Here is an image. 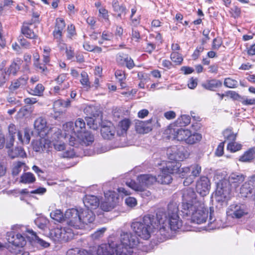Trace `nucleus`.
Segmentation results:
<instances>
[{"mask_svg":"<svg viewBox=\"0 0 255 255\" xmlns=\"http://www.w3.org/2000/svg\"><path fill=\"white\" fill-rule=\"evenodd\" d=\"M50 217L53 220L61 222L64 220L69 227H57L51 233L58 241L67 242L74 235L73 229H89V226L95 220V216L89 210H78L76 208L67 210L64 216L59 209L51 212Z\"/></svg>","mask_w":255,"mask_h":255,"instance_id":"obj_1","label":"nucleus"},{"mask_svg":"<svg viewBox=\"0 0 255 255\" xmlns=\"http://www.w3.org/2000/svg\"><path fill=\"white\" fill-rule=\"evenodd\" d=\"M166 214L163 209H158L156 217L147 214L139 220L134 221L130 224V228L135 234L145 240H148L154 233L159 230V224H164Z\"/></svg>","mask_w":255,"mask_h":255,"instance_id":"obj_2","label":"nucleus"},{"mask_svg":"<svg viewBox=\"0 0 255 255\" xmlns=\"http://www.w3.org/2000/svg\"><path fill=\"white\" fill-rule=\"evenodd\" d=\"M65 138H68L69 145L78 147L79 144L89 145L94 141V136L86 130V124L82 118H78L74 123L69 122L63 125Z\"/></svg>","mask_w":255,"mask_h":255,"instance_id":"obj_3","label":"nucleus"},{"mask_svg":"<svg viewBox=\"0 0 255 255\" xmlns=\"http://www.w3.org/2000/svg\"><path fill=\"white\" fill-rule=\"evenodd\" d=\"M166 219L163 221L164 224H159V230L157 231L158 235L162 237L161 240H164L169 239L171 236V231H176L182 226V221L178 215V204L175 202H171L168 205L167 210L166 212Z\"/></svg>","mask_w":255,"mask_h":255,"instance_id":"obj_4","label":"nucleus"},{"mask_svg":"<svg viewBox=\"0 0 255 255\" xmlns=\"http://www.w3.org/2000/svg\"><path fill=\"white\" fill-rule=\"evenodd\" d=\"M138 183L132 180L127 181L126 184L127 187L134 191H142L144 188L147 187L156 182L162 184H169L172 181L171 177L166 173L165 170L162 174L158 175L157 177L151 174H141L137 177Z\"/></svg>","mask_w":255,"mask_h":255,"instance_id":"obj_5","label":"nucleus"},{"mask_svg":"<svg viewBox=\"0 0 255 255\" xmlns=\"http://www.w3.org/2000/svg\"><path fill=\"white\" fill-rule=\"evenodd\" d=\"M245 176L240 172H232L227 179H224L218 183L216 194L220 199L227 201L230 198L232 189H236L244 181Z\"/></svg>","mask_w":255,"mask_h":255,"instance_id":"obj_6","label":"nucleus"},{"mask_svg":"<svg viewBox=\"0 0 255 255\" xmlns=\"http://www.w3.org/2000/svg\"><path fill=\"white\" fill-rule=\"evenodd\" d=\"M116 250L117 255H136L135 251L139 242L138 238L130 232L121 231Z\"/></svg>","mask_w":255,"mask_h":255,"instance_id":"obj_7","label":"nucleus"},{"mask_svg":"<svg viewBox=\"0 0 255 255\" xmlns=\"http://www.w3.org/2000/svg\"><path fill=\"white\" fill-rule=\"evenodd\" d=\"M184 207L186 208H184V210H181L182 215L187 219L190 220L192 222L201 224L207 221L208 211L205 207L204 198H201L199 202L193 206H190V208H189L187 205H184Z\"/></svg>","mask_w":255,"mask_h":255,"instance_id":"obj_8","label":"nucleus"},{"mask_svg":"<svg viewBox=\"0 0 255 255\" xmlns=\"http://www.w3.org/2000/svg\"><path fill=\"white\" fill-rule=\"evenodd\" d=\"M169 138L176 139L178 141H184L186 143L192 144L200 141L202 139L200 133L193 132L188 129L179 128L171 125L166 130Z\"/></svg>","mask_w":255,"mask_h":255,"instance_id":"obj_9","label":"nucleus"},{"mask_svg":"<svg viewBox=\"0 0 255 255\" xmlns=\"http://www.w3.org/2000/svg\"><path fill=\"white\" fill-rule=\"evenodd\" d=\"M11 232L7 233L6 237L8 242L12 245L22 248L26 245L25 238L30 241V238L28 236H30L29 233L32 230L28 229L27 227L15 225L11 227Z\"/></svg>","mask_w":255,"mask_h":255,"instance_id":"obj_10","label":"nucleus"},{"mask_svg":"<svg viewBox=\"0 0 255 255\" xmlns=\"http://www.w3.org/2000/svg\"><path fill=\"white\" fill-rule=\"evenodd\" d=\"M201 197L198 198L193 189L188 188L183 190L182 203L181 207V211L184 210V205H187L189 208L190 206H193L200 200Z\"/></svg>","mask_w":255,"mask_h":255,"instance_id":"obj_11","label":"nucleus"},{"mask_svg":"<svg viewBox=\"0 0 255 255\" xmlns=\"http://www.w3.org/2000/svg\"><path fill=\"white\" fill-rule=\"evenodd\" d=\"M105 199L102 202L100 207L104 211H109L115 207L118 203V198L115 191L109 190L105 192Z\"/></svg>","mask_w":255,"mask_h":255,"instance_id":"obj_12","label":"nucleus"},{"mask_svg":"<svg viewBox=\"0 0 255 255\" xmlns=\"http://www.w3.org/2000/svg\"><path fill=\"white\" fill-rule=\"evenodd\" d=\"M118 241L115 236L110 237L108 244L99 246L97 251V255H113L118 246Z\"/></svg>","mask_w":255,"mask_h":255,"instance_id":"obj_13","label":"nucleus"},{"mask_svg":"<svg viewBox=\"0 0 255 255\" xmlns=\"http://www.w3.org/2000/svg\"><path fill=\"white\" fill-rule=\"evenodd\" d=\"M155 124H157V126H159L156 118H151L146 121L137 120L135 123V129L139 133H147L152 130Z\"/></svg>","mask_w":255,"mask_h":255,"instance_id":"obj_14","label":"nucleus"},{"mask_svg":"<svg viewBox=\"0 0 255 255\" xmlns=\"http://www.w3.org/2000/svg\"><path fill=\"white\" fill-rule=\"evenodd\" d=\"M167 155L169 159L179 161L186 158L188 153L182 146H173L167 149Z\"/></svg>","mask_w":255,"mask_h":255,"instance_id":"obj_15","label":"nucleus"},{"mask_svg":"<svg viewBox=\"0 0 255 255\" xmlns=\"http://www.w3.org/2000/svg\"><path fill=\"white\" fill-rule=\"evenodd\" d=\"M228 216L237 219L241 218L248 214L246 206L241 204H233L231 205L227 212Z\"/></svg>","mask_w":255,"mask_h":255,"instance_id":"obj_16","label":"nucleus"},{"mask_svg":"<svg viewBox=\"0 0 255 255\" xmlns=\"http://www.w3.org/2000/svg\"><path fill=\"white\" fill-rule=\"evenodd\" d=\"M38 17H33L30 21L23 22L21 28V31L22 34L26 37L34 39L37 38V35L34 33L31 27L33 24H35L36 22L39 21Z\"/></svg>","mask_w":255,"mask_h":255,"instance_id":"obj_17","label":"nucleus"},{"mask_svg":"<svg viewBox=\"0 0 255 255\" xmlns=\"http://www.w3.org/2000/svg\"><path fill=\"white\" fill-rule=\"evenodd\" d=\"M210 189V183L209 179L205 177H201L197 181L196 183L197 192L201 195V197H203L209 193Z\"/></svg>","mask_w":255,"mask_h":255,"instance_id":"obj_18","label":"nucleus"},{"mask_svg":"<svg viewBox=\"0 0 255 255\" xmlns=\"http://www.w3.org/2000/svg\"><path fill=\"white\" fill-rule=\"evenodd\" d=\"M51 130L52 131L54 132L52 136V144L54 146V148L58 151H62L65 150L66 147L64 142L62 141H58L57 140V138L58 139H60L61 138H65V134H62L61 130L57 128H53ZM66 138H65V139Z\"/></svg>","mask_w":255,"mask_h":255,"instance_id":"obj_19","label":"nucleus"},{"mask_svg":"<svg viewBox=\"0 0 255 255\" xmlns=\"http://www.w3.org/2000/svg\"><path fill=\"white\" fill-rule=\"evenodd\" d=\"M83 203L87 209H80L78 210H89L92 211V209H96L99 205V200L98 198L94 195H86L83 198Z\"/></svg>","mask_w":255,"mask_h":255,"instance_id":"obj_20","label":"nucleus"},{"mask_svg":"<svg viewBox=\"0 0 255 255\" xmlns=\"http://www.w3.org/2000/svg\"><path fill=\"white\" fill-rule=\"evenodd\" d=\"M116 61L121 65H126L129 69H131L135 66L133 60L127 54L119 53L116 56Z\"/></svg>","mask_w":255,"mask_h":255,"instance_id":"obj_21","label":"nucleus"},{"mask_svg":"<svg viewBox=\"0 0 255 255\" xmlns=\"http://www.w3.org/2000/svg\"><path fill=\"white\" fill-rule=\"evenodd\" d=\"M115 132L116 128L111 123H108L101 127V135L105 139H111L115 138Z\"/></svg>","mask_w":255,"mask_h":255,"instance_id":"obj_22","label":"nucleus"},{"mask_svg":"<svg viewBox=\"0 0 255 255\" xmlns=\"http://www.w3.org/2000/svg\"><path fill=\"white\" fill-rule=\"evenodd\" d=\"M130 125V122L128 119H125L120 121L116 128L117 136H125Z\"/></svg>","mask_w":255,"mask_h":255,"instance_id":"obj_23","label":"nucleus"},{"mask_svg":"<svg viewBox=\"0 0 255 255\" xmlns=\"http://www.w3.org/2000/svg\"><path fill=\"white\" fill-rule=\"evenodd\" d=\"M28 80V77L24 75L13 80L9 86V90L11 92H14L19 88H23L26 85Z\"/></svg>","mask_w":255,"mask_h":255,"instance_id":"obj_24","label":"nucleus"},{"mask_svg":"<svg viewBox=\"0 0 255 255\" xmlns=\"http://www.w3.org/2000/svg\"><path fill=\"white\" fill-rule=\"evenodd\" d=\"M180 167L181 164L177 161H168L166 164V168L160 170V173L162 174V171L165 170L166 173L171 176V174H177L178 172L180 171Z\"/></svg>","mask_w":255,"mask_h":255,"instance_id":"obj_25","label":"nucleus"},{"mask_svg":"<svg viewBox=\"0 0 255 255\" xmlns=\"http://www.w3.org/2000/svg\"><path fill=\"white\" fill-rule=\"evenodd\" d=\"M202 86L206 90L214 91L216 89L222 87V82L219 80L213 79L207 80Z\"/></svg>","mask_w":255,"mask_h":255,"instance_id":"obj_26","label":"nucleus"},{"mask_svg":"<svg viewBox=\"0 0 255 255\" xmlns=\"http://www.w3.org/2000/svg\"><path fill=\"white\" fill-rule=\"evenodd\" d=\"M22 61L19 58H16L13 60L7 71L6 74L8 75L12 74L15 76L17 72L19 70Z\"/></svg>","mask_w":255,"mask_h":255,"instance_id":"obj_27","label":"nucleus"},{"mask_svg":"<svg viewBox=\"0 0 255 255\" xmlns=\"http://www.w3.org/2000/svg\"><path fill=\"white\" fill-rule=\"evenodd\" d=\"M87 125L94 130L98 128L101 126L102 116H98L96 117H87Z\"/></svg>","mask_w":255,"mask_h":255,"instance_id":"obj_28","label":"nucleus"},{"mask_svg":"<svg viewBox=\"0 0 255 255\" xmlns=\"http://www.w3.org/2000/svg\"><path fill=\"white\" fill-rule=\"evenodd\" d=\"M34 126L35 129L37 130L39 133H40L42 131L46 133V131L48 128L46 119L41 117L35 120Z\"/></svg>","mask_w":255,"mask_h":255,"instance_id":"obj_29","label":"nucleus"},{"mask_svg":"<svg viewBox=\"0 0 255 255\" xmlns=\"http://www.w3.org/2000/svg\"><path fill=\"white\" fill-rule=\"evenodd\" d=\"M8 155L12 159L16 157H24L26 153L21 147H16L13 149L8 150Z\"/></svg>","mask_w":255,"mask_h":255,"instance_id":"obj_30","label":"nucleus"},{"mask_svg":"<svg viewBox=\"0 0 255 255\" xmlns=\"http://www.w3.org/2000/svg\"><path fill=\"white\" fill-rule=\"evenodd\" d=\"M30 131L28 129L25 128L23 131L17 132L18 139L23 144H28L30 140Z\"/></svg>","mask_w":255,"mask_h":255,"instance_id":"obj_31","label":"nucleus"},{"mask_svg":"<svg viewBox=\"0 0 255 255\" xmlns=\"http://www.w3.org/2000/svg\"><path fill=\"white\" fill-rule=\"evenodd\" d=\"M62 107L61 100L56 101L53 105V110L54 113L52 114L53 118L55 120H57L59 117L63 114V112L60 108Z\"/></svg>","mask_w":255,"mask_h":255,"instance_id":"obj_32","label":"nucleus"},{"mask_svg":"<svg viewBox=\"0 0 255 255\" xmlns=\"http://www.w3.org/2000/svg\"><path fill=\"white\" fill-rule=\"evenodd\" d=\"M255 158V150L250 149L240 157L239 160L242 162H250Z\"/></svg>","mask_w":255,"mask_h":255,"instance_id":"obj_33","label":"nucleus"},{"mask_svg":"<svg viewBox=\"0 0 255 255\" xmlns=\"http://www.w3.org/2000/svg\"><path fill=\"white\" fill-rule=\"evenodd\" d=\"M35 181L34 175L31 172H26L22 174L20 182L24 184H31Z\"/></svg>","mask_w":255,"mask_h":255,"instance_id":"obj_34","label":"nucleus"},{"mask_svg":"<svg viewBox=\"0 0 255 255\" xmlns=\"http://www.w3.org/2000/svg\"><path fill=\"white\" fill-rule=\"evenodd\" d=\"M44 90L45 88L42 84H38L34 88L29 89V93L33 96L41 97Z\"/></svg>","mask_w":255,"mask_h":255,"instance_id":"obj_35","label":"nucleus"},{"mask_svg":"<svg viewBox=\"0 0 255 255\" xmlns=\"http://www.w3.org/2000/svg\"><path fill=\"white\" fill-rule=\"evenodd\" d=\"M29 235L30 236H28V237L30 238V242L35 241L44 248L48 247L49 246V244L48 243L40 239L36 235V233L32 230H31V232L29 233Z\"/></svg>","mask_w":255,"mask_h":255,"instance_id":"obj_36","label":"nucleus"},{"mask_svg":"<svg viewBox=\"0 0 255 255\" xmlns=\"http://www.w3.org/2000/svg\"><path fill=\"white\" fill-rule=\"evenodd\" d=\"M84 113L87 116V117H96L98 116H101L100 112L93 106H87L84 109Z\"/></svg>","mask_w":255,"mask_h":255,"instance_id":"obj_37","label":"nucleus"},{"mask_svg":"<svg viewBox=\"0 0 255 255\" xmlns=\"http://www.w3.org/2000/svg\"><path fill=\"white\" fill-rule=\"evenodd\" d=\"M224 137L225 139L224 143L227 141L229 142L235 141L236 138V134L234 133L230 129H226L223 132Z\"/></svg>","mask_w":255,"mask_h":255,"instance_id":"obj_38","label":"nucleus"},{"mask_svg":"<svg viewBox=\"0 0 255 255\" xmlns=\"http://www.w3.org/2000/svg\"><path fill=\"white\" fill-rule=\"evenodd\" d=\"M113 7L115 11L120 12L118 16L122 14H126V8L123 5H120L117 0H114L113 1Z\"/></svg>","mask_w":255,"mask_h":255,"instance_id":"obj_39","label":"nucleus"},{"mask_svg":"<svg viewBox=\"0 0 255 255\" xmlns=\"http://www.w3.org/2000/svg\"><path fill=\"white\" fill-rule=\"evenodd\" d=\"M242 148V145L235 141L229 142L227 145V149L232 152H235Z\"/></svg>","mask_w":255,"mask_h":255,"instance_id":"obj_40","label":"nucleus"},{"mask_svg":"<svg viewBox=\"0 0 255 255\" xmlns=\"http://www.w3.org/2000/svg\"><path fill=\"white\" fill-rule=\"evenodd\" d=\"M81 78L80 82L81 84L84 86V87L89 88L90 87V82L87 73L85 71L82 72L81 73Z\"/></svg>","mask_w":255,"mask_h":255,"instance_id":"obj_41","label":"nucleus"},{"mask_svg":"<svg viewBox=\"0 0 255 255\" xmlns=\"http://www.w3.org/2000/svg\"><path fill=\"white\" fill-rule=\"evenodd\" d=\"M24 164V162L21 161L14 163L12 170V175L14 176L17 175L21 171L22 166Z\"/></svg>","mask_w":255,"mask_h":255,"instance_id":"obj_42","label":"nucleus"},{"mask_svg":"<svg viewBox=\"0 0 255 255\" xmlns=\"http://www.w3.org/2000/svg\"><path fill=\"white\" fill-rule=\"evenodd\" d=\"M170 58L176 65L180 64L183 61L182 57L177 52H172L170 55Z\"/></svg>","mask_w":255,"mask_h":255,"instance_id":"obj_43","label":"nucleus"},{"mask_svg":"<svg viewBox=\"0 0 255 255\" xmlns=\"http://www.w3.org/2000/svg\"><path fill=\"white\" fill-rule=\"evenodd\" d=\"M224 84L225 86L229 88H235L238 86V83L237 81L230 78H226L224 80Z\"/></svg>","mask_w":255,"mask_h":255,"instance_id":"obj_44","label":"nucleus"},{"mask_svg":"<svg viewBox=\"0 0 255 255\" xmlns=\"http://www.w3.org/2000/svg\"><path fill=\"white\" fill-rule=\"evenodd\" d=\"M240 193L243 196L247 197L249 194L252 193V188L249 186V184L245 183L240 189Z\"/></svg>","mask_w":255,"mask_h":255,"instance_id":"obj_45","label":"nucleus"},{"mask_svg":"<svg viewBox=\"0 0 255 255\" xmlns=\"http://www.w3.org/2000/svg\"><path fill=\"white\" fill-rule=\"evenodd\" d=\"M35 224L39 229L44 230L48 223V221L44 218H40L35 221Z\"/></svg>","mask_w":255,"mask_h":255,"instance_id":"obj_46","label":"nucleus"},{"mask_svg":"<svg viewBox=\"0 0 255 255\" xmlns=\"http://www.w3.org/2000/svg\"><path fill=\"white\" fill-rule=\"evenodd\" d=\"M190 169L191 173V175L194 178L198 176L201 171V167L198 164L191 166Z\"/></svg>","mask_w":255,"mask_h":255,"instance_id":"obj_47","label":"nucleus"},{"mask_svg":"<svg viewBox=\"0 0 255 255\" xmlns=\"http://www.w3.org/2000/svg\"><path fill=\"white\" fill-rule=\"evenodd\" d=\"M67 76L66 74H62L60 75L55 80L57 84L59 85H65L67 87H69V85L67 82H66Z\"/></svg>","mask_w":255,"mask_h":255,"instance_id":"obj_48","label":"nucleus"},{"mask_svg":"<svg viewBox=\"0 0 255 255\" xmlns=\"http://www.w3.org/2000/svg\"><path fill=\"white\" fill-rule=\"evenodd\" d=\"M13 1L11 0H2L0 1V12L6 10Z\"/></svg>","mask_w":255,"mask_h":255,"instance_id":"obj_49","label":"nucleus"},{"mask_svg":"<svg viewBox=\"0 0 255 255\" xmlns=\"http://www.w3.org/2000/svg\"><path fill=\"white\" fill-rule=\"evenodd\" d=\"M191 118L189 116L184 115H182L180 118L178 119V122L181 126H185L190 124Z\"/></svg>","mask_w":255,"mask_h":255,"instance_id":"obj_50","label":"nucleus"},{"mask_svg":"<svg viewBox=\"0 0 255 255\" xmlns=\"http://www.w3.org/2000/svg\"><path fill=\"white\" fill-rule=\"evenodd\" d=\"M65 27V23L62 17H58L56 19L55 28L64 30Z\"/></svg>","mask_w":255,"mask_h":255,"instance_id":"obj_51","label":"nucleus"},{"mask_svg":"<svg viewBox=\"0 0 255 255\" xmlns=\"http://www.w3.org/2000/svg\"><path fill=\"white\" fill-rule=\"evenodd\" d=\"M75 155V151L73 148H70L63 152L62 156L64 158H73Z\"/></svg>","mask_w":255,"mask_h":255,"instance_id":"obj_52","label":"nucleus"},{"mask_svg":"<svg viewBox=\"0 0 255 255\" xmlns=\"http://www.w3.org/2000/svg\"><path fill=\"white\" fill-rule=\"evenodd\" d=\"M125 203L128 207H133L136 205L137 201L135 198L128 197L126 199Z\"/></svg>","mask_w":255,"mask_h":255,"instance_id":"obj_53","label":"nucleus"},{"mask_svg":"<svg viewBox=\"0 0 255 255\" xmlns=\"http://www.w3.org/2000/svg\"><path fill=\"white\" fill-rule=\"evenodd\" d=\"M180 171L178 172L180 177L184 178L185 176L188 175L190 173V169L189 167H184L180 168Z\"/></svg>","mask_w":255,"mask_h":255,"instance_id":"obj_54","label":"nucleus"},{"mask_svg":"<svg viewBox=\"0 0 255 255\" xmlns=\"http://www.w3.org/2000/svg\"><path fill=\"white\" fill-rule=\"evenodd\" d=\"M114 37V34L111 32L104 31L102 33V38L103 40L111 41Z\"/></svg>","mask_w":255,"mask_h":255,"instance_id":"obj_55","label":"nucleus"},{"mask_svg":"<svg viewBox=\"0 0 255 255\" xmlns=\"http://www.w3.org/2000/svg\"><path fill=\"white\" fill-rule=\"evenodd\" d=\"M230 12L231 14L236 16H239L241 14V8L235 4H233L231 7Z\"/></svg>","mask_w":255,"mask_h":255,"instance_id":"obj_56","label":"nucleus"},{"mask_svg":"<svg viewBox=\"0 0 255 255\" xmlns=\"http://www.w3.org/2000/svg\"><path fill=\"white\" fill-rule=\"evenodd\" d=\"M63 31V30L55 28L53 32V35L55 40L60 41L62 39Z\"/></svg>","mask_w":255,"mask_h":255,"instance_id":"obj_57","label":"nucleus"},{"mask_svg":"<svg viewBox=\"0 0 255 255\" xmlns=\"http://www.w3.org/2000/svg\"><path fill=\"white\" fill-rule=\"evenodd\" d=\"M65 85H57L53 87V92L55 94H60V92L68 88Z\"/></svg>","mask_w":255,"mask_h":255,"instance_id":"obj_58","label":"nucleus"},{"mask_svg":"<svg viewBox=\"0 0 255 255\" xmlns=\"http://www.w3.org/2000/svg\"><path fill=\"white\" fill-rule=\"evenodd\" d=\"M65 50L67 58L68 60H72L74 58L75 54L72 47L69 46L68 48H66Z\"/></svg>","mask_w":255,"mask_h":255,"instance_id":"obj_59","label":"nucleus"},{"mask_svg":"<svg viewBox=\"0 0 255 255\" xmlns=\"http://www.w3.org/2000/svg\"><path fill=\"white\" fill-rule=\"evenodd\" d=\"M18 41L21 46L25 48H28L30 47V43L24 39L22 36H20L18 38Z\"/></svg>","mask_w":255,"mask_h":255,"instance_id":"obj_60","label":"nucleus"},{"mask_svg":"<svg viewBox=\"0 0 255 255\" xmlns=\"http://www.w3.org/2000/svg\"><path fill=\"white\" fill-rule=\"evenodd\" d=\"M105 231L106 228H104L98 230L96 232H95L94 234H92V238L94 239H98L103 235Z\"/></svg>","mask_w":255,"mask_h":255,"instance_id":"obj_61","label":"nucleus"},{"mask_svg":"<svg viewBox=\"0 0 255 255\" xmlns=\"http://www.w3.org/2000/svg\"><path fill=\"white\" fill-rule=\"evenodd\" d=\"M115 76L119 81H124L126 78L124 72L120 70L116 71Z\"/></svg>","mask_w":255,"mask_h":255,"instance_id":"obj_62","label":"nucleus"},{"mask_svg":"<svg viewBox=\"0 0 255 255\" xmlns=\"http://www.w3.org/2000/svg\"><path fill=\"white\" fill-rule=\"evenodd\" d=\"M118 191L121 196H127L131 194L129 190L123 187H119L118 188Z\"/></svg>","mask_w":255,"mask_h":255,"instance_id":"obj_63","label":"nucleus"},{"mask_svg":"<svg viewBox=\"0 0 255 255\" xmlns=\"http://www.w3.org/2000/svg\"><path fill=\"white\" fill-rule=\"evenodd\" d=\"M224 142H221L218 146L216 150V154L218 156H221L223 155L224 152Z\"/></svg>","mask_w":255,"mask_h":255,"instance_id":"obj_64","label":"nucleus"}]
</instances>
